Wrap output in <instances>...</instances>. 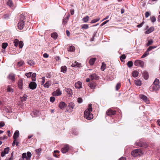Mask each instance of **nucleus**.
<instances>
[{
    "label": "nucleus",
    "mask_w": 160,
    "mask_h": 160,
    "mask_svg": "<svg viewBox=\"0 0 160 160\" xmlns=\"http://www.w3.org/2000/svg\"><path fill=\"white\" fill-rule=\"evenodd\" d=\"M65 91L67 92V94L70 97L72 94V89L70 88H66Z\"/></svg>",
    "instance_id": "13"
},
{
    "label": "nucleus",
    "mask_w": 160,
    "mask_h": 160,
    "mask_svg": "<svg viewBox=\"0 0 160 160\" xmlns=\"http://www.w3.org/2000/svg\"><path fill=\"white\" fill-rule=\"evenodd\" d=\"M37 86L36 83L34 82H32L30 83L29 87L30 89L32 90L35 89L36 88Z\"/></svg>",
    "instance_id": "5"
},
{
    "label": "nucleus",
    "mask_w": 160,
    "mask_h": 160,
    "mask_svg": "<svg viewBox=\"0 0 160 160\" xmlns=\"http://www.w3.org/2000/svg\"><path fill=\"white\" fill-rule=\"evenodd\" d=\"M19 131L18 130L14 132L13 136V139L16 140L17 138L19 137Z\"/></svg>",
    "instance_id": "15"
},
{
    "label": "nucleus",
    "mask_w": 160,
    "mask_h": 160,
    "mask_svg": "<svg viewBox=\"0 0 160 160\" xmlns=\"http://www.w3.org/2000/svg\"><path fill=\"white\" fill-rule=\"evenodd\" d=\"M43 85L45 88H48L50 86V82L49 81H47Z\"/></svg>",
    "instance_id": "26"
},
{
    "label": "nucleus",
    "mask_w": 160,
    "mask_h": 160,
    "mask_svg": "<svg viewBox=\"0 0 160 160\" xmlns=\"http://www.w3.org/2000/svg\"><path fill=\"white\" fill-rule=\"evenodd\" d=\"M82 82H81L78 81L76 83L75 86L77 88H82Z\"/></svg>",
    "instance_id": "14"
},
{
    "label": "nucleus",
    "mask_w": 160,
    "mask_h": 160,
    "mask_svg": "<svg viewBox=\"0 0 160 160\" xmlns=\"http://www.w3.org/2000/svg\"><path fill=\"white\" fill-rule=\"evenodd\" d=\"M135 83L138 86H140L141 85V82L140 80H135Z\"/></svg>",
    "instance_id": "31"
},
{
    "label": "nucleus",
    "mask_w": 160,
    "mask_h": 160,
    "mask_svg": "<svg viewBox=\"0 0 160 160\" xmlns=\"http://www.w3.org/2000/svg\"><path fill=\"white\" fill-rule=\"evenodd\" d=\"M72 134L76 135L78 134V132L76 130H74L72 132Z\"/></svg>",
    "instance_id": "64"
},
{
    "label": "nucleus",
    "mask_w": 160,
    "mask_h": 160,
    "mask_svg": "<svg viewBox=\"0 0 160 160\" xmlns=\"http://www.w3.org/2000/svg\"><path fill=\"white\" fill-rule=\"evenodd\" d=\"M121 86V84L119 83H118L117 84L116 86V91H118L120 88Z\"/></svg>",
    "instance_id": "44"
},
{
    "label": "nucleus",
    "mask_w": 160,
    "mask_h": 160,
    "mask_svg": "<svg viewBox=\"0 0 160 160\" xmlns=\"http://www.w3.org/2000/svg\"><path fill=\"white\" fill-rule=\"evenodd\" d=\"M89 77L92 80H98L99 79V77L95 73L90 75Z\"/></svg>",
    "instance_id": "9"
},
{
    "label": "nucleus",
    "mask_w": 160,
    "mask_h": 160,
    "mask_svg": "<svg viewBox=\"0 0 160 160\" xmlns=\"http://www.w3.org/2000/svg\"><path fill=\"white\" fill-rule=\"evenodd\" d=\"M68 50L69 51L73 52L75 50L74 47L73 46H70L69 47Z\"/></svg>",
    "instance_id": "29"
},
{
    "label": "nucleus",
    "mask_w": 160,
    "mask_h": 160,
    "mask_svg": "<svg viewBox=\"0 0 160 160\" xmlns=\"http://www.w3.org/2000/svg\"><path fill=\"white\" fill-rule=\"evenodd\" d=\"M50 100L52 102H53L55 100V98L53 97H51L50 98Z\"/></svg>",
    "instance_id": "58"
},
{
    "label": "nucleus",
    "mask_w": 160,
    "mask_h": 160,
    "mask_svg": "<svg viewBox=\"0 0 160 160\" xmlns=\"http://www.w3.org/2000/svg\"><path fill=\"white\" fill-rule=\"evenodd\" d=\"M144 23V22H142L141 24L138 25L137 26V27L138 28H140L141 27H142V26L143 25Z\"/></svg>",
    "instance_id": "57"
},
{
    "label": "nucleus",
    "mask_w": 160,
    "mask_h": 160,
    "mask_svg": "<svg viewBox=\"0 0 160 160\" xmlns=\"http://www.w3.org/2000/svg\"><path fill=\"white\" fill-rule=\"evenodd\" d=\"M15 75L14 74H10L8 76V78L12 80V81H14L15 79Z\"/></svg>",
    "instance_id": "24"
},
{
    "label": "nucleus",
    "mask_w": 160,
    "mask_h": 160,
    "mask_svg": "<svg viewBox=\"0 0 160 160\" xmlns=\"http://www.w3.org/2000/svg\"><path fill=\"white\" fill-rule=\"evenodd\" d=\"M154 30V28L153 27H152L148 29L146 32V34H149L151 32H152Z\"/></svg>",
    "instance_id": "17"
},
{
    "label": "nucleus",
    "mask_w": 160,
    "mask_h": 160,
    "mask_svg": "<svg viewBox=\"0 0 160 160\" xmlns=\"http://www.w3.org/2000/svg\"><path fill=\"white\" fill-rule=\"evenodd\" d=\"M67 105L63 102H61L59 104V107L61 109H63V108L66 107Z\"/></svg>",
    "instance_id": "12"
},
{
    "label": "nucleus",
    "mask_w": 160,
    "mask_h": 160,
    "mask_svg": "<svg viewBox=\"0 0 160 160\" xmlns=\"http://www.w3.org/2000/svg\"><path fill=\"white\" fill-rule=\"evenodd\" d=\"M42 81L41 82V85H43L44 84V83L45 82V77H43L42 78Z\"/></svg>",
    "instance_id": "53"
},
{
    "label": "nucleus",
    "mask_w": 160,
    "mask_h": 160,
    "mask_svg": "<svg viewBox=\"0 0 160 160\" xmlns=\"http://www.w3.org/2000/svg\"><path fill=\"white\" fill-rule=\"evenodd\" d=\"M159 80L157 78H156L155 79V80L154 82H153V84H152L159 85Z\"/></svg>",
    "instance_id": "36"
},
{
    "label": "nucleus",
    "mask_w": 160,
    "mask_h": 160,
    "mask_svg": "<svg viewBox=\"0 0 160 160\" xmlns=\"http://www.w3.org/2000/svg\"><path fill=\"white\" fill-rule=\"evenodd\" d=\"M140 98L142 99L147 104L150 103V102L147 97L144 95H139Z\"/></svg>",
    "instance_id": "4"
},
{
    "label": "nucleus",
    "mask_w": 160,
    "mask_h": 160,
    "mask_svg": "<svg viewBox=\"0 0 160 160\" xmlns=\"http://www.w3.org/2000/svg\"><path fill=\"white\" fill-rule=\"evenodd\" d=\"M62 93L59 89H58L56 91L52 93V95L53 96H57L60 95Z\"/></svg>",
    "instance_id": "11"
},
{
    "label": "nucleus",
    "mask_w": 160,
    "mask_h": 160,
    "mask_svg": "<svg viewBox=\"0 0 160 160\" xmlns=\"http://www.w3.org/2000/svg\"><path fill=\"white\" fill-rule=\"evenodd\" d=\"M84 117L88 120H91L93 118V115L90 112L86 110L84 112Z\"/></svg>",
    "instance_id": "2"
},
{
    "label": "nucleus",
    "mask_w": 160,
    "mask_h": 160,
    "mask_svg": "<svg viewBox=\"0 0 160 160\" xmlns=\"http://www.w3.org/2000/svg\"><path fill=\"white\" fill-rule=\"evenodd\" d=\"M22 81H19L18 83V86L19 88L21 89H22Z\"/></svg>",
    "instance_id": "34"
},
{
    "label": "nucleus",
    "mask_w": 160,
    "mask_h": 160,
    "mask_svg": "<svg viewBox=\"0 0 160 160\" xmlns=\"http://www.w3.org/2000/svg\"><path fill=\"white\" fill-rule=\"evenodd\" d=\"M151 87L153 91L156 92L159 90L160 86L159 85L152 84Z\"/></svg>",
    "instance_id": "10"
},
{
    "label": "nucleus",
    "mask_w": 160,
    "mask_h": 160,
    "mask_svg": "<svg viewBox=\"0 0 160 160\" xmlns=\"http://www.w3.org/2000/svg\"><path fill=\"white\" fill-rule=\"evenodd\" d=\"M89 87L92 89H94L95 87V85L94 83H91L89 84Z\"/></svg>",
    "instance_id": "40"
},
{
    "label": "nucleus",
    "mask_w": 160,
    "mask_h": 160,
    "mask_svg": "<svg viewBox=\"0 0 160 160\" xmlns=\"http://www.w3.org/2000/svg\"><path fill=\"white\" fill-rule=\"evenodd\" d=\"M131 154L134 157H136L138 156H141L143 154V153L141 149H138L132 151Z\"/></svg>",
    "instance_id": "1"
},
{
    "label": "nucleus",
    "mask_w": 160,
    "mask_h": 160,
    "mask_svg": "<svg viewBox=\"0 0 160 160\" xmlns=\"http://www.w3.org/2000/svg\"><path fill=\"white\" fill-rule=\"evenodd\" d=\"M153 42V41L152 40H149L147 44V46H149L152 44Z\"/></svg>",
    "instance_id": "49"
},
{
    "label": "nucleus",
    "mask_w": 160,
    "mask_h": 160,
    "mask_svg": "<svg viewBox=\"0 0 160 160\" xmlns=\"http://www.w3.org/2000/svg\"><path fill=\"white\" fill-rule=\"evenodd\" d=\"M82 101V99L81 98H79L77 99V101L79 103H81Z\"/></svg>",
    "instance_id": "55"
},
{
    "label": "nucleus",
    "mask_w": 160,
    "mask_h": 160,
    "mask_svg": "<svg viewBox=\"0 0 160 160\" xmlns=\"http://www.w3.org/2000/svg\"><path fill=\"white\" fill-rule=\"evenodd\" d=\"M88 28V25L87 24H84L82 26V28L86 29Z\"/></svg>",
    "instance_id": "46"
},
{
    "label": "nucleus",
    "mask_w": 160,
    "mask_h": 160,
    "mask_svg": "<svg viewBox=\"0 0 160 160\" xmlns=\"http://www.w3.org/2000/svg\"><path fill=\"white\" fill-rule=\"evenodd\" d=\"M19 45L20 48H22L23 46V42L22 41L20 42H19Z\"/></svg>",
    "instance_id": "48"
},
{
    "label": "nucleus",
    "mask_w": 160,
    "mask_h": 160,
    "mask_svg": "<svg viewBox=\"0 0 160 160\" xmlns=\"http://www.w3.org/2000/svg\"><path fill=\"white\" fill-rule=\"evenodd\" d=\"M99 19H100V18H97V19H94L93 20H92L91 22H90L91 23H95V22H97L99 20Z\"/></svg>",
    "instance_id": "45"
},
{
    "label": "nucleus",
    "mask_w": 160,
    "mask_h": 160,
    "mask_svg": "<svg viewBox=\"0 0 160 160\" xmlns=\"http://www.w3.org/2000/svg\"><path fill=\"white\" fill-rule=\"evenodd\" d=\"M24 63V62L23 61L21 60L18 62L17 63V66L19 67L23 65Z\"/></svg>",
    "instance_id": "30"
},
{
    "label": "nucleus",
    "mask_w": 160,
    "mask_h": 160,
    "mask_svg": "<svg viewBox=\"0 0 160 160\" xmlns=\"http://www.w3.org/2000/svg\"><path fill=\"white\" fill-rule=\"evenodd\" d=\"M41 148H38L36 149L35 151L38 154L41 151Z\"/></svg>",
    "instance_id": "61"
},
{
    "label": "nucleus",
    "mask_w": 160,
    "mask_h": 160,
    "mask_svg": "<svg viewBox=\"0 0 160 160\" xmlns=\"http://www.w3.org/2000/svg\"><path fill=\"white\" fill-rule=\"evenodd\" d=\"M32 74V72H30L28 73H26L25 74V75L28 78L31 77Z\"/></svg>",
    "instance_id": "50"
},
{
    "label": "nucleus",
    "mask_w": 160,
    "mask_h": 160,
    "mask_svg": "<svg viewBox=\"0 0 160 160\" xmlns=\"http://www.w3.org/2000/svg\"><path fill=\"white\" fill-rule=\"evenodd\" d=\"M24 22L23 20H21L18 22V27L19 29H22L24 27Z\"/></svg>",
    "instance_id": "6"
},
{
    "label": "nucleus",
    "mask_w": 160,
    "mask_h": 160,
    "mask_svg": "<svg viewBox=\"0 0 160 160\" xmlns=\"http://www.w3.org/2000/svg\"><path fill=\"white\" fill-rule=\"evenodd\" d=\"M67 70V68L65 66H62L61 68V72H63L64 73H66Z\"/></svg>",
    "instance_id": "19"
},
{
    "label": "nucleus",
    "mask_w": 160,
    "mask_h": 160,
    "mask_svg": "<svg viewBox=\"0 0 160 160\" xmlns=\"http://www.w3.org/2000/svg\"><path fill=\"white\" fill-rule=\"evenodd\" d=\"M92 104L91 103H90L88 104V108L87 111H88V112H89L92 111Z\"/></svg>",
    "instance_id": "33"
},
{
    "label": "nucleus",
    "mask_w": 160,
    "mask_h": 160,
    "mask_svg": "<svg viewBox=\"0 0 160 160\" xmlns=\"http://www.w3.org/2000/svg\"><path fill=\"white\" fill-rule=\"evenodd\" d=\"M106 65L104 62L102 63V65L101 67V69L102 71H103L105 69Z\"/></svg>",
    "instance_id": "39"
},
{
    "label": "nucleus",
    "mask_w": 160,
    "mask_h": 160,
    "mask_svg": "<svg viewBox=\"0 0 160 160\" xmlns=\"http://www.w3.org/2000/svg\"><path fill=\"white\" fill-rule=\"evenodd\" d=\"M74 104L73 103L71 102H70L68 105V107H69V109L71 111H72L74 108Z\"/></svg>",
    "instance_id": "18"
},
{
    "label": "nucleus",
    "mask_w": 160,
    "mask_h": 160,
    "mask_svg": "<svg viewBox=\"0 0 160 160\" xmlns=\"http://www.w3.org/2000/svg\"><path fill=\"white\" fill-rule=\"evenodd\" d=\"M109 21V20H107L105 21V22H103L101 24L100 26H103L105 24H106Z\"/></svg>",
    "instance_id": "59"
},
{
    "label": "nucleus",
    "mask_w": 160,
    "mask_h": 160,
    "mask_svg": "<svg viewBox=\"0 0 160 160\" xmlns=\"http://www.w3.org/2000/svg\"><path fill=\"white\" fill-rule=\"evenodd\" d=\"M12 2L11 0H9L7 2V5L10 7H11L12 5Z\"/></svg>",
    "instance_id": "41"
},
{
    "label": "nucleus",
    "mask_w": 160,
    "mask_h": 160,
    "mask_svg": "<svg viewBox=\"0 0 160 160\" xmlns=\"http://www.w3.org/2000/svg\"><path fill=\"white\" fill-rule=\"evenodd\" d=\"M69 149V146L68 145H65L61 149L62 153H64L67 152Z\"/></svg>",
    "instance_id": "8"
},
{
    "label": "nucleus",
    "mask_w": 160,
    "mask_h": 160,
    "mask_svg": "<svg viewBox=\"0 0 160 160\" xmlns=\"http://www.w3.org/2000/svg\"><path fill=\"white\" fill-rule=\"evenodd\" d=\"M27 96L26 95H24V96L22 98V101L23 102V101H25L27 99Z\"/></svg>",
    "instance_id": "60"
},
{
    "label": "nucleus",
    "mask_w": 160,
    "mask_h": 160,
    "mask_svg": "<svg viewBox=\"0 0 160 160\" xmlns=\"http://www.w3.org/2000/svg\"><path fill=\"white\" fill-rule=\"evenodd\" d=\"M71 66L73 67H79L81 66V63L77 62H75L72 64Z\"/></svg>",
    "instance_id": "16"
},
{
    "label": "nucleus",
    "mask_w": 160,
    "mask_h": 160,
    "mask_svg": "<svg viewBox=\"0 0 160 160\" xmlns=\"http://www.w3.org/2000/svg\"><path fill=\"white\" fill-rule=\"evenodd\" d=\"M18 42H19V41L17 39H15L14 40L13 42L14 44V45L16 47H17V46L18 45Z\"/></svg>",
    "instance_id": "42"
},
{
    "label": "nucleus",
    "mask_w": 160,
    "mask_h": 160,
    "mask_svg": "<svg viewBox=\"0 0 160 160\" xmlns=\"http://www.w3.org/2000/svg\"><path fill=\"white\" fill-rule=\"evenodd\" d=\"M68 21V20H67L66 17L64 18L63 19V23H64V24H66L67 23Z\"/></svg>",
    "instance_id": "52"
},
{
    "label": "nucleus",
    "mask_w": 160,
    "mask_h": 160,
    "mask_svg": "<svg viewBox=\"0 0 160 160\" xmlns=\"http://www.w3.org/2000/svg\"><path fill=\"white\" fill-rule=\"evenodd\" d=\"M152 22H154L156 21V19L155 17H152L151 18Z\"/></svg>",
    "instance_id": "62"
},
{
    "label": "nucleus",
    "mask_w": 160,
    "mask_h": 160,
    "mask_svg": "<svg viewBox=\"0 0 160 160\" xmlns=\"http://www.w3.org/2000/svg\"><path fill=\"white\" fill-rule=\"evenodd\" d=\"M27 160H30V158L32 156L31 153L29 152H27Z\"/></svg>",
    "instance_id": "28"
},
{
    "label": "nucleus",
    "mask_w": 160,
    "mask_h": 160,
    "mask_svg": "<svg viewBox=\"0 0 160 160\" xmlns=\"http://www.w3.org/2000/svg\"><path fill=\"white\" fill-rule=\"evenodd\" d=\"M89 17L88 16H86V17L83 18L82 20L83 22H86L88 21Z\"/></svg>",
    "instance_id": "32"
},
{
    "label": "nucleus",
    "mask_w": 160,
    "mask_h": 160,
    "mask_svg": "<svg viewBox=\"0 0 160 160\" xmlns=\"http://www.w3.org/2000/svg\"><path fill=\"white\" fill-rule=\"evenodd\" d=\"M138 75V72L136 71H134L132 72V76L134 77H136Z\"/></svg>",
    "instance_id": "23"
},
{
    "label": "nucleus",
    "mask_w": 160,
    "mask_h": 160,
    "mask_svg": "<svg viewBox=\"0 0 160 160\" xmlns=\"http://www.w3.org/2000/svg\"><path fill=\"white\" fill-rule=\"evenodd\" d=\"M9 150V148L7 147L4 149L3 152L5 154H8V153Z\"/></svg>",
    "instance_id": "37"
},
{
    "label": "nucleus",
    "mask_w": 160,
    "mask_h": 160,
    "mask_svg": "<svg viewBox=\"0 0 160 160\" xmlns=\"http://www.w3.org/2000/svg\"><path fill=\"white\" fill-rule=\"evenodd\" d=\"M149 54V52L146 51L145 52V53L142 56V58H144L146 57L147 56H148Z\"/></svg>",
    "instance_id": "43"
},
{
    "label": "nucleus",
    "mask_w": 160,
    "mask_h": 160,
    "mask_svg": "<svg viewBox=\"0 0 160 160\" xmlns=\"http://www.w3.org/2000/svg\"><path fill=\"white\" fill-rule=\"evenodd\" d=\"M150 15V13L148 12H147L145 13V16L146 18H147Z\"/></svg>",
    "instance_id": "63"
},
{
    "label": "nucleus",
    "mask_w": 160,
    "mask_h": 160,
    "mask_svg": "<svg viewBox=\"0 0 160 160\" xmlns=\"http://www.w3.org/2000/svg\"><path fill=\"white\" fill-rule=\"evenodd\" d=\"M51 37L54 39H56L58 37V35L56 32H53L51 34Z\"/></svg>",
    "instance_id": "25"
},
{
    "label": "nucleus",
    "mask_w": 160,
    "mask_h": 160,
    "mask_svg": "<svg viewBox=\"0 0 160 160\" xmlns=\"http://www.w3.org/2000/svg\"><path fill=\"white\" fill-rule=\"evenodd\" d=\"M13 157V152H12L11 154L10 158L8 160V159H6L5 160H12Z\"/></svg>",
    "instance_id": "56"
},
{
    "label": "nucleus",
    "mask_w": 160,
    "mask_h": 160,
    "mask_svg": "<svg viewBox=\"0 0 160 160\" xmlns=\"http://www.w3.org/2000/svg\"><path fill=\"white\" fill-rule=\"evenodd\" d=\"M127 65L129 68L131 67L133 65V62L132 61H129L127 63Z\"/></svg>",
    "instance_id": "35"
},
{
    "label": "nucleus",
    "mask_w": 160,
    "mask_h": 160,
    "mask_svg": "<svg viewBox=\"0 0 160 160\" xmlns=\"http://www.w3.org/2000/svg\"><path fill=\"white\" fill-rule=\"evenodd\" d=\"M27 155L26 153H23L22 155V157L21 158H22L23 159L24 158H26L27 159Z\"/></svg>",
    "instance_id": "51"
},
{
    "label": "nucleus",
    "mask_w": 160,
    "mask_h": 160,
    "mask_svg": "<svg viewBox=\"0 0 160 160\" xmlns=\"http://www.w3.org/2000/svg\"><path fill=\"white\" fill-rule=\"evenodd\" d=\"M116 111H113L111 109H109L106 112V114L108 116H111L115 114Z\"/></svg>",
    "instance_id": "7"
},
{
    "label": "nucleus",
    "mask_w": 160,
    "mask_h": 160,
    "mask_svg": "<svg viewBox=\"0 0 160 160\" xmlns=\"http://www.w3.org/2000/svg\"><path fill=\"white\" fill-rule=\"evenodd\" d=\"M28 64L31 66H33L35 65V63L32 60H29L28 62Z\"/></svg>",
    "instance_id": "22"
},
{
    "label": "nucleus",
    "mask_w": 160,
    "mask_h": 160,
    "mask_svg": "<svg viewBox=\"0 0 160 160\" xmlns=\"http://www.w3.org/2000/svg\"><path fill=\"white\" fill-rule=\"evenodd\" d=\"M96 60V58H95L90 59L89 61V63L90 65L91 66L93 65Z\"/></svg>",
    "instance_id": "20"
},
{
    "label": "nucleus",
    "mask_w": 160,
    "mask_h": 160,
    "mask_svg": "<svg viewBox=\"0 0 160 160\" xmlns=\"http://www.w3.org/2000/svg\"><path fill=\"white\" fill-rule=\"evenodd\" d=\"M7 91L9 92H13V89L10 88L9 86H8L7 88Z\"/></svg>",
    "instance_id": "38"
},
{
    "label": "nucleus",
    "mask_w": 160,
    "mask_h": 160,
    "mask_svg": "<svg viewBox=\"0 0 160 160\" xmlns=\"http://www.w3.org/2000/svg\"><path fill=\"white\" fill-rule=\"evenodd\" d=\"M126 58V56L124 54L122 55L120 57L121 60L122 61V60Z\"/></svg>",
    "instance_id": "54"
},
{
    "label": "nucleus",
    "mask_w": 160,
    "mask_h": 160,
    "mask_svg": "<svg viewBox=\"0 0 160 160\" xmlns=\"http://www.w3.org/2000/svg\"><path fill=\"white\" fill-rule=\"evenodd\" d=\"M8 46V43H3L2 44V48L3 49H5Z\"/></svg>",
    "instance_id": "47"
},
{
    "label": "nucleus",
    "mask_w": 160,
    "mask_h": 160,
    "mask_svg": "<svg viewBox=\"0 0 160 160\" xmlns=\"http://www.w3.org/2000/svg\"><path fill=\"white\" fill-rule=\"evenodd\" d=\"M31 78H32V80L33 81H35L36 80V74L35 73H32L31 75Z\"/></svg>",
    "instance_id": "27"
},
{
    "label": "nucleus",
    "mask_w": 160,
    "mask_h": 160,
    "mask_svg": "<svg viewBox=\"0 0 160 160\" xmlns=\"http://www.w3.org/2000/svg\"><path fill=\"white\" fill-rule=\"evenodd\" d=\"M134 65L136 66H139L142 67L144 66V62L142 61L137 60L135 61Z\"/></svg>",
    "instance_id": "3"
},
{
    "label": "nucleus",
    "mask_w": 160,
    "mask_h": 160,
    "mask_svg": "<svg viewBox=\"0 0 160 160\" xmlns=\"http://www.w3.org/2000/svg\"><path fill=\"white\" fill-rule=\"evenodd\" d=\"M39 112L37 111H34L32 113H31V115L33 117H37L38 115Z\"/></svg>",
    "instance_id": "21"
}]
</instances>
